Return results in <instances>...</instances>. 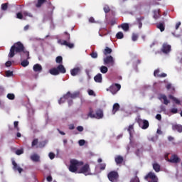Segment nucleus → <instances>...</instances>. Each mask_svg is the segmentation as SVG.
<instances>
[{
	"mask_svg": "<svg viewBox=\"0 0 182 182\" xmlns=\"http://www.w3.org/2000/svg\"><path fill=\"white\" fill-rule=\"evenodd\" d=\"M46 2H48L47 0H38L36 6V8H41L45 4Z\"/></svg>",
	"mask_w": 182,
	"mask_h": 182,
	"instance_id": "obj_27",
	"label": "nucleus"
},
{
	"mask_svg": "<svg viewBox=\"0 0 182 182\" xmlns=\"http://www.w3.org/2000/svg\"><path fill=\"white\" fill-rule=\"evenodd\" d=\"M55 62L56 63H60V65H62L63 62V58H62V56H58L55 59Z\"/></svg>",
	"mask_w": 182,
	"mask_h": 182,
	"instance_id": "obj_35",
	"label": "nucleus"
},
{
	"mask_svg": "<svg viewBox=\"0 0 182 182\" xmlns=\"http://www.w3.org/2000/svg\"><path fill=\"white\" fill-rule=\"evenodd\" d=\"M52 180H53V178H52V176H48L47 177V181H48V182H52Z\"/></svg>",
	"mask_w": 182,
	"mask_h": 182,
	"instance_id": "obj_59",
	"label": "nucleus"
},
{
	"mask_svg": "<svg viewBox=\"0 0 182 182\" xmlns=\"http://www.w3.org/2000/svg\"><path fill=\"white\" fill-rule=\"evenodd\" d=\"M112 52H113V50H112V48H109V47H106L103 51L104 55H110V53H112Z\"/></svg>",
	"mask_w": 182,
	"mask_h": 182,
	"instance_id": "obj_31",
	"label": "nucleus"
},
{
	"mask_svg": "<svg viewBox=\"0 0 182 182\" xmlns=\"http://www.w3.org/2000/svg\"><path fill=\"white\" fill-rule=\"evenodd\" d=\"M58 133H60V134H61L62 136H65L66 134L62 131H60V129H57Z\"/></svg>",
	"mask_w": 182,
	"mask_h": 182,
	"instance_id": "obj_58",
	"label": "nucleus"
},
{
	"mask_svg": "<svg viewBox=\"0 0 182 182\" xmlns=\"http://www.w3.org/2000/svg\"><path fill=\"white\" fill-rule=\"evenodd\" d=\"M120 89H122V85L117 83L112 85L109 87V91L112 95H116V93H117L118 91L120 90Z\"/></svg>",
	"mask_w": 182,
	"mask_h": 182,
	"instance_id": "obj_11",
	"label": "nucleus"
},
{
	"mask_svg": "<svg viewBox=\"0 0 182 182\" xmlns=\"http://www.w3.org/2000/svg\"><path fill=\"white\" fill-rule=\"evenodd\" d=\"M69 129H70V130H75V125L70 124L69 125Z\"/></svg>",
	"mask_w": 182,
	"mask_h": 182,
	"instance_id": "obj_60",
	"label": "nucleus"
},
{
	"mask_svg": "<svg viewBox=\"0 0 182 182\" xmlns=\"http://www.w3.org/2000/svg\"><path fill=\"white\" fill-rule=\"evenodd\" d=\"M71 76H77L80 73V68L77 67L70 70Z\"/></svg>",
	"mask_w": 182,
	"mask_h": 182,
	"instance_id": "obj_17",
	"label": "nucleus"
},
{
	"mask_svg": "<svg viewBox=\"0 0 182 182\" xmlns=\"http://www.w3.org/2000/svg\"><path fill=\"white\" fill-rule=\"evenodd\" d=\"M80 166H83L82 161L72 159L70 161L69 170L71 173H76L77 171V167H79Z\"/></svg>",
	"mask_w": 182,
	"mask_h": 182,
	"instance_id": "obj_5",
	"label": "nucleus"
},
{
	"mask_svg": "<svg viewBox=\"0 0 182 182\" xmlns=\"http://www.w3.org/2000/svg\"><path fill=\"white\" fill-rule=\"evenodd\" d=\"M87 117H91V119H103V110L98 109L96 110L95 114H93V109L90 107Z\"/></svg>",
	"mask_w": 182,
	"mask_h": 182,
	"instance_id": "obj_3",
	"label": "nucleus"
},
{
	"mask_svg": "<svg viewBox=\"0 0 182 182\" xmlns=\"http://www.w3.org/2000/svg\"><path fill=\"white\" fill-rule=\"evenodd\" d=\"M100 169L101 171L106 170V164H105V163L100 164Z\"/></svg>",
	"mask_w": 182,
	"mask_h": 182,
	"instance_id": "obj_46",
	"label": "nucleus"
},
{
	"mask_svg": "<svg viewBox=\"0 0 182 182\" xmlns=\"http://www.w3.org/2000/svg\"><path fill=\"white\" fill-rule=\"evenodd\" d=\"M168 99H171V100H173L176 105H181V103L178 99H177L172 95H168Z\"/></svg>",
	"mask_w": 182,
	"mask_h": 182,
	"instance_id": "obj_25",
	"label": "nucleus"
},
{
	"mask_svg": "<svg viewBox=\"0 0 182 182\" xmlns=\"http://www.w3.org/2000/svg\"><path fill=\"white\" fill-rule=\"evenodd\" d=\"M168 161L169 163L177 164V163H180V161H181V160L180 159V158H178V156H177L176 154H173L171 156V159H168Z\"/></svg>",
	"mask_w": 182,
	"mask_h": 182,
	"instance_id": "obj_14",
	"label": "nucleus"
},
{
	"mask_svg": "<svg viewBox=\"0 0 182 182\" xmlns=\"http://www.w3.org/2000/svg\"><path fill=\"white\" fill-rule=\"evenodd\" d=\"M16 18L17 19H23V14H22L21 12H18L16 14Z\"/></svg>",
	"mask_w": 182,
	"mask_h": 182,
	"instance_id": "obj_44",
	"label": "nucleus"
},
{
	"mask_svg": "<svg viewBox=\"0 0 182 182\" xmlns=\"http://www.w3.org/2000/svg\"><path fill=\"white\" fill-rule=\"evenodd\" d=\"M88 95L90 96H95V92L93 90H88Z\"/></svg>",
	"mask_w": 182,
	"mask_h": 182,
	"instance_id": "obj_55",
	"label": "nucleus"
},
{
	"mask_svg": "<svg viewBox=\"0 0 182 182\" xmlns=\"http://www.w3.org/2000/svg\"><path fill=\"white\" fill-rule=\"evenodd\" d=\"M123 161H124V159H123V156L118 155L115 157V163L116 164L119 165V164H122V163H123Z\"/></svg>",
	"mask_w": 182,
	"mask_h": 182,
	"instance_id": "obj_21",
	"label": "nucleus"
},
{
	"mask_svg": "<svg viewBox=\"0 0 182 182\" xmlns=\"http://www.w3.org/2000/svg\"><path fill=\"white\" fill-rule=\"evenodd\" d=\"M110 23L112 26H113V25H116V20H114V19L111 20Z\"/></svg>",
	"mask_w": 182,
	"mask_h": 182,
	"instance_id": "obj_61",
	"label": "nucleus"
},
{
	"mask_svg": "<svg viewBox=\"0 0 182 182\" xmlns=\"http://www.w3.org/2000/svg\"><path fill=\"white\" fill-rule=\"evenodd\" d=\"M154 19H159L160 18V13L157 11H154Z\"/></svg>",
	"mask_w": 182,
	"mask_h": 182,
	"instance_id": "obj_37",
	"label": "nucleus"
},
{
	"mask_svg": "<svg viewBox=\"0 0 182 182\" xmlns=\"http://www.w3.org/2000/svg\"><path fill=\"white\" fill-rule=\"evenodd\" d=\"M64 35L66 36V40H58V43H60V45L64 46H68L70 49H73V48H75V44L68 42V41H70V34L65 31L64 32Z\"/></svg>",
	"mask_w": 182,
	"mask_h": 182,
	"instance_id": "obj_6",
	"label": "nucleus"
},
{
	"mask_svg": "<svg viewBox=\"0 0 182 182\" xmlns=\"http://www.w3.org/2000/svg\"><path fill=\"white\" fill-rule=\"evenodd\" d=\"M127 132L129 134V137H133V133H134V124H132L128 127Z\"/></svg>",
	"mask_w": 182,
	"mask_h": 182,
	"instance_id": "obj_19",
	"label": "nucleus"
},
{
	"mask_svg": "<svg viewBox=\"0 0 182 182\" xmlns=\"http://www.w3.org/2000/svg\"><path fill=\"white\" fill-rule=\"evenodd\" d=\"M33 69L34 72H42V65L40 64H35Z\"/></svg>",
	"mask_w": 182,
	"mask_h": 182,
	"instance_id": "obj_23",
	"label": "nucleus"
},
{
	"mask_svg": "<svg viewBox=\"0 0 182 182\" xmlns=\"http://www.w3.org/2000/svg\"><path fill=\"white\" fill-rule=\"evenodd\" d=\"M5 75L6 77H11V76H14V72L11 70H7L5 72Z\"/></svg>",
	"mask_w": 182,
	"mask_h": 182,
	"instance_id": "obj_36",
	"label": "nucleus"
},
{
	"mask_svg": "<svg viewBox=\"0 0 182 182\" xmlns=\"http://www.w3.org/2000/svg\"><path fill=\"white\" fill-rule=\"evenodd\" d=\"M49 73L53 75V76H58V75H60V73H66V68H65L63 65L60 64L56 68H51L49 70Z\"/></svg>",
	"mask_w": 182,
	"mask_h": 182,
	"instance_id": "obj_2",
	"label": "nucleus"
},
{
	"mask_svg": "<svg viewBox=\"0 0 182 182\" xmlns=\"http://www.w3.org/2000/svg\"><path fill=\"white\" fill-rule=\"evenodd\" d=\"M147 178H150L151 181H149V182H159V178L156 176V173L153 172H149L146 176L145 180Z\"/></svg>",
	"mask_w": 182,
	"mask_h": 182,
	"instance_id": "obj_12",
	"label": "nucleus"
},
{
	"mask_svg": "<svg viewBox=\"0 0 182 182\" xmlns=\"http://www.w3.org/2000/svg\"><path fill=\"white\" fill-rule=\"evenodd\" d=\"M178 109L177 108H172L171 109V113H173V114H176V113H178Z\"/></svg>",
	"mask_w": 182,
	"mask_h": 182,
	"instance_id": "obj_52",
	"label": "nucleus"
},
{
	"mask_svg": "<svg viewBox=\"0 0 182 182\" xmlns=\"http://www.w3.org/2000/svg\"><path fill=\"white\" fill-rule=\"evenodd\" d=\"M7 97L9 99V100H14L15 99V95L8 94Z\"/></svg>",
	"mask_w": 182,
	"mask_h": 182,
	"instance_id": "obj_47",
	"label": "nucleus"
},
{
	"mask_svg": "<svg viewBox=\"0 0 182 182\" xmlns=\"http://www.w3.org/2000/svg\"><path fill=\"white\" fill-rule=\"evenodd\" d=\"M104 65H106L108 68L114 66V58L112 55H107L104 58Z\"/></svg>",
	"mask_w": 182,
	"mask_h": 182,
	"instance_id": "obj_10",
	"label": "nucleus"
},
{
	"mask_svg": "<svg viewBox=\"0 0 182 182\" xmlns=\"http://www.w3.org/2000/svg\"><path fill=\"white\" fill-rule=\"evenodd\" d=\"M161 99H163L164 100V104L165 105H168V103H170V101L168 100H167V96L164 95H161L160 96V100H161Z\"/></svg>",
	"mask_w": 182,
	"mask_h": 182,
	"instance_id": "obj_30",
	"label": "nucleus"
},
{
	"mask_svg": "<svg viewBox=\"0 0 182 182\" xmlns=\"http://www.w3.org/2000/svg\"><path fill=\"white\" fill-rule=\"evenodd\" d=\"M91 58H92L93 59H96L97 58V52H92L90 54Z\"/></svg>",
	"mask_w": 182,
	"mask_h": 182,
	"instance_id": "obj_49",
	"label": "nucleus"
},
{
	"mask_svg": "<svg viewBox=\"0 0 182 182\" xmlns=\"http://www.w3.org/2000/svg\"><path fill=\"white\" fill-rule=\"evenodd\" d=\"M94 80L97 83H102V80H103V78L102 77V74L98 73L97 75L94 77Z\"/></svg>",
	"mask_w": 182,
	"mask_h": 182,
	"instance_id": "obj_22",
	"label": "nucleus"
},
{
	"mask_svg": "<svg viewBox=\"0 0 182 182\" xmlns=\"http://www.w3.org/2000/svg\"><path fill=\"white\" fill-rule=\"evenodd\" d=\"M108 180L111 182H118L119 181V173L116 171H111L107 174Z\"/></svg>",
	"mask_w": 182,
	"mask_h": 182,
	"instance_id": "obj_8",
	"label": "nucleus"
},
{
	"mask_svg": "<svg viewBox=\"0 0 182 182\" xmlns=\"http://www.w3.org/2000/svg\"><path fill=\"white\" fill-rule=\"evenodd\" d=\"M16 154L17 156H21V154H23V149H18L16 151Z\"/></svg>",
	"mask_w": 182,
	"mask_h": 182,
	"instance_id": "obj_48",
	"label": "nucleus"
},
{
	"mask_svg": "<svg viewBox=\"0 0 182 182\" xmlns=\"http://www.w3.org/2000/svg\"><path fill=\"white\" fill-rule=\"evenodd\" d=\"M136 123H138L139 127H141V129H143V130H146V129H149V121H147L146 119H141V118H140V117H138L137 118H136Z\"/></svg>",
	"mask_w": 182,
	"mask_h": 182,
	"instance_id": "obj_7",
	"label": "nucleus"
},
{
	"mask_svg": "<svg viewBox=\"0 0 182 182\" xmlns=\"http://www.w3.org/2000/svg\"><path fill=\"white\" fill-rule=\"evenodd\" d=\"M157 28L158 29H160L161 32H164V23H161L157 25Z\"/></svg>",
	"mask_w": 182,
	"mask_h": 182,
	"instance_id": "obj_34",
	"label": "nucleus"
},
{
	"mask_svg": "<svg viewBox=\"0 0 182 182\" xmlns=\"http://www.w3.org/2000/svg\"><path fill=\"white\" fill-rule=\"evenodd\" d=\"M121 28L124 31V32H127L129 29V23H124L121 24Z\"/></svg>",
	"mask_w": 182,
	"mask_h": 182,
	"instance_id": "obj_28",
	"label": "nucleus"
},
{
	"mask_svg": "<svg viewBox=\"0 0 182 182\" xmlns=\"http://www.w3.org/2000/svg\"><path fill=\"white\" fill-rule=\"evenodd\" d=\"M78 173L85 174V176H90V174H92L90 173V166L87 164H85L83 166L80 168Z\"/></svg>",
	"mask_w": 182,
	"mask_h": 182,
	"instance_id": "obj_9",
	"label": "nucleus"
},
{
	"mask_svg": "<svg viewBox=\"0 0 182 182\" xmlns=\"http://www.w3.org/2000/svg\"><path fill=\"white\" fill-rule=\"evenodd\" d=\"M38 143V139H33L31 144L32 147H35V146H37Z\"/></svg>",
	"mask_w": 182,
	"mask_h": 182,
	"instance_id": "obj_45",
	"label": "nucleus"
},
{
	"mask_svg": "<svg viewBox=\"0 0 182 182\" xmlns=\"http://www.w3.org/2000/svg\"><path fill=\"white\" fill-rule=\"evenodd\" d=\"M16 53H19L21 56V60H23L21 63V65L23 66V68H26V66L29 65V61L28 60L31 59V57H29V51L25 49V46H23L21 41L15 43L11 47L8 56L9 58H14Z\"/></svg>",
	"mask_w": 182,
	"mask_h": 182,
	"instance_id": "obj_1",
	"label": "nucleus"
},
{
	"mask_svg": "<svg viewBox=\"0 0 182 182\" xmlns=\"http://www.w3.org/2000/svg\"><path fill=\"white\" fill-rule=\"evenodd\" d=\"M172 129L174 132H178V133H182V125L181 124H173L172 126Z\"/></svg>",
	"mask_w": 182,
	"mask_h": 182,
	"instance_id": "obj_18",
	"label": "nucleus"
},
{
	"mask_svg": "<svg viewBox=\"0 0 182 182\" xmlns=\"http://www.w3.org/2000/svg\"><path fill=\"white\" fill-rule=\"evenodd\" d=\"M23 29L24 31H28L29 29V25H26Z\"/></svg>",
	"mask_w": 182,
	"mask_h": 182,
	"instance_id": "obj_64",
	"label": "nucleus"
},
{
	"mask_svg": "<svg viewBox=\"0 0 182 182\" xmlns=\"http://www.w3.org/2000/svg\"><path fill=\"white\" fill-rule=\"evenodd\" d=\"M120 109V105L119 103H115L113 105V109H112V114H116V112H117Z\"/></svg>",
	"mask_w": 182,
	"mask_h": 182,
	"instance_id": "obj_24",
	"label": "nucleus"
},
{
	"mask_svg": "<svg viewBox=\"0 0 182 182\" xmlns=\"http://www.w3.org/2000/svg\"><path fill=\"white\" fill-rule=\"evenodd\" d=\"M78 144L80 146H85L86 141H85V139H81L78 141Z\"/></svg>",
	"mask_w": 182,
	"mask_h": 182,
	"instance_id": "obj_51",
	"label": "nucleus"
},
{
	"mask_svg": "<svg viewBox=\"0 0 182 182\" xmlns=\"http://www.w3.org/2000/svg\"><path fill=\"white\" fill-rule=\"evenodd\" d=\"M153 168L156 171V173L160 172V168H161L160 164H159L157 163L154 164Z\"/></svg>",
	"mask_w": 182,
	"mask_h": 182,
	"instance_id": "obj_29",
	"label": "nucleus"
},
{
	"mask_svg": "<svg viewBox=\"0 0 182 182\" xmlns=\"http://www.w3.org/2000/svg\"><path fill=\"white\" fill-rule=\"evenodd\" d=\"M30 159L32 160V161H35L36 163H38L41 160V157L36 154L31 155Z\"/></svg>",
	"mask_w": 182,
	"mask_h": 182,
	"instance_id": "obj_20",
	"label": "nucleus"
},
{
	"mask_svg": "<svg viewBox=\"0 0 182 182\" xmlns=\"http://www.w3.org/2000/svg\"><path fill=\"white\" fill-rule=\"evenodd\" d=\"M141 21H144V17L141 16L136 18V22L139 25V29H141V27L143 26V23H141Z\"/></svg>",
	"mask_w": 182,
	"mask_h": 182,
	"instance_id": "obj_26",
	"label": "nucleus"
},
{
	"mask_svg": "<svg viewBox=\"0 0 182 182\" xmlns=\"http://www.w3.org/2000/svg\"><path fill=\"white\" fill-rule=\"evenodd\" d=\"M166 89H168V90H169V89H171V84H167Z\"/></svg>",
	"mask_w": 182,
	"mask_h": 182,
	"instance_id": "obj_63",
	"label": "nucleus"
},
{
	"mask_svg": "<svg viewBox=\"0 0 182 182\" xmlns=\"http://www.w3.org/2000/svg\"><path fill=\"white\" fill-rule=\"evenodd\" d=\"M117 39H123L124 38V35L123 34V32L119 31L116 34Z\"/></svg>",
	"mask_w": 182,
	"mask_h": 182,
	"instance_id": "obj_33",
	"label": "nucleus"
},
{
	"mask_svg": "<svg viewBox=\"0 0 182 182\" xmlns=\"http://www.w3.org/2000/svg\"><path fill=\"white\" fill-rule=\"evenodd\" d=\"M77 130L78 132H83V127H82V126H78V127H77Z\"/></svg>",
	"mask_w": 182,
	"mask_h": 182,
	"instance_id": "obj_56",
	"label": "nucleus"
},
{
	"mask_svg": "<svg viewBox=\"0 0 182 182\" xmlns=\"http://www.w3.org/2000/svg\"><path fill=\"white\" fill-rule=\"evenodd\" d=\"M79 96V92H73L70 93V92H68L63 97H61L58 100L59 105H62V103H65L66 100H69V99H76Z\"/></svg>",
	"mask_w": 182,
	"mask_h": 182,
	"instance_id": "obj_4",
	"label": "nucleus"
},
{
	"mask_svg": "<svg viewBox=\"0 0 182 182\" xmlns=\"http://www.w3.org/2000/svg\"><path fill=\"white\" fill-rule=\"evenodd\" d=\"M130 182H140V179H139V177L136 176L135 177L131 179Z\"/></svg>",
	"mask_w": 182,
	"mask_h": 182,
	"instance_id": "obj_43",
	"label": "nucleus"
},
{
	"mask_svg": "<svg viewBox=\"0 0 182 182\" xmlns=\"http://www.w3.org/2000/svg\"><path fill=\"white\" fill-rule=\"evenodd\" d=\"M1 9L2 11H6V9H8V3L2 4Z\"/></svg>",
	"mask_w": 182,
	"mask_h": 182,
	"instance_id": "obj_42",
	"label": "nucleus"
},
{
	"mask_svg": "<svg viewBox=\"0 0 182 182\" xmlns=\"http://www.w3.org/2000/svg\"><path fill=\"white\" fill-rule=\"evenodd\" d=\"M159 73H160V69H156L154 72V76H155V77H167V74L164 73L161 74H159Z\"/></svg>",
	"mask_w": 182,
	"mask_h": 182,
	"instance_id": "obj_15",
	"label": "nucleus"
},
{
	"mask_svg": "<svg viewBox=\"0 0 182 182\" xmlns=\"http://www.w3.org/2000/svg\"><path fill=\"white\" fill-rule=\"evenodd\" d=\"M6 68H9L11 66H12V62L11 61H7L6 63H5Z\"/></svg>",
	"mask_w": 182,
	"mask_h": 182,
	"instance_id": "obj_54",
	"label": "nucleus"
},
{
	"mask_svg": "<svg viewBox=\"0 0 182 182\" xmlns=\"http://www.w3.org/2000/svg\"><path fill=\"white\" fill-rule=\"evenodd\" d=\"M180 25H181V22H178L176 24V29H178L180 28Z\"/></svg>",
	"mask_w": 182,
	"mask_h": 182,
	"instance_id": "obj_62",
	"label": "nucleus"
},
{
	"mask_svg": "<svg viewBox=\"0 0 182 182\" xmlns=\"http://www.w3.org/2000/svg\"><path fill=\"white\" fill-rule=\"evenodd\" d=\"M104 9V12H105V14H109V12H110V7H109V6L105 5L103 8Z\"/></svg>",
	"mask_w": 182,
	"mask_h": 182,
	"instance_id": "obj_39",
	"label": "nucleus"
},
{
	"mask_svg": "<svg viewBox=\"0 0 182 182\" xmlns=\"http://www.w3.org/2000/svg\"><path fill=\"white\" fill-rule=\"evenodd\" d=\"M18 124H19V122H18V121H15L14 122V129H16L17 130V132H19V127H18Z\"/></svg>",
	"mask_w": 182,
	"mask_h": 182,
	"instance_id": "obj_41",
	"label": "nucleus"
},
{
	"mask_svg": "<svg viewBox=\"0 0 182 182\" xmlns=\"http://www.w3.org/2000/svg\"><path fill=\"white\" fill-rule=\"evenodd\" d=\"M156 119L157 120H161V114H156Z\"/></svg>",
	"mask_w": 182,
	"mask_h": 182,
	"instance_id": "obj_57",
	"label": "nucleus"
},
{
	"mask_svg": "<svg viewBox=\"0 0 182 182\" xmlns=\"http://www.w3.org/2000/svg\"><path fill=\"white\" fill-rule=\"evenodd\" d=\"M161 50L165 54L170 53L171 52V46L167 43H164Z\"/></svg>",
	"mask_w": 182,
	"mask_h": 182,
	"instance_id": "obj_13",
	"label": "nucleus"
},
{
	"mask_svg": "<svg viewBox=\"0 0 182 182\" xmlns=\"http://www.w3.org/2000/svg\"><path fill=\"white\" fill-rule=\"evenodd\" d=\"M48 157L49 159H50V160H53V159H55V154L53 152H50L48 154Z\"/></svg>",
	"mask_w": 182,
	"mask_h": 182,
	"instance_id": "obj_50",
	"label": "nucleus"
},
{
	"mask_svg": "<svg viewBox=\"0 0 182 182\" xmlns=\"http://www.w3.org/2000/svg\"><path fill=\"white\" fill-rule=\"evenodd\" d=\"M132 39L133 42H136V41H137V39H139V36L134 33H132Z\"/></svg>",
	"mask_w": 182,
	"mask_h": 182,
	"instance_id": "obj_38",
	"label": "nucleus"
},
{
	"mask_svg": "<svg viewBox=\"0 0 182 182\" xmlns=\"http://www.w3.org/2000/svg\"><path fill=\"white\" fill-rule=\"evenodd\" d=\"M12 164H13V170L14 171H18V173H22L23 171V169L21 168L19 166H18V164L15 161H12Z\"/></svg>",
	"mask_w": 182,
	"mask_h": 182,
	"instance_id": "obj_16",
	"label": "nucleus"
},
{
	"mask_svg": "<svg viewBox=\"0 0 182 182\" xmlns=\"http://www.w3.org/2000/svg\"><path fill=\"white\" fill-rule=\"evenodd\" d=\"M100 70L101 73H103V74L107 73V72H108V70H109V69L107 68V67H106V66H105V65L101 66L100 68Z\"/></svg>",
	"mask_w": 182,
	"mask_h": 182,
	"instance_id": "obj_32",
	"label": "nucleus"
},
{
	"mask_svg": "<svg viewBox=\"0 0 182 182\" xmlns=\"http://www.w3.org/2000/svg\"><path fill=\"white\" fill-rule=\"evenodd\" d=\"M89 22H90V23H96V21L95 20V18H93V17H90L89 18Z\"/></svg>",
	"mask_w": 182,
	"mask_h": 182,
	"instance_id": "obj_53",
	"label": "nucleus"
},
{
	"mask_svg": "<svg viewBox=\"0 0 182 182\" xmlns=\"http://www.w3.org/2000/svg\"><path fill=\"white\" fill-rule=\"evenodd\" d=\"M23 15L24 16H29V18H33V15H32V14L28 12V11H23Z\"/></svg>",
	"mask_w": 182,
	"mask_h": 182,
	"instance_id": "obj_40",
	"label": "nucleus"
}]
</instances>
